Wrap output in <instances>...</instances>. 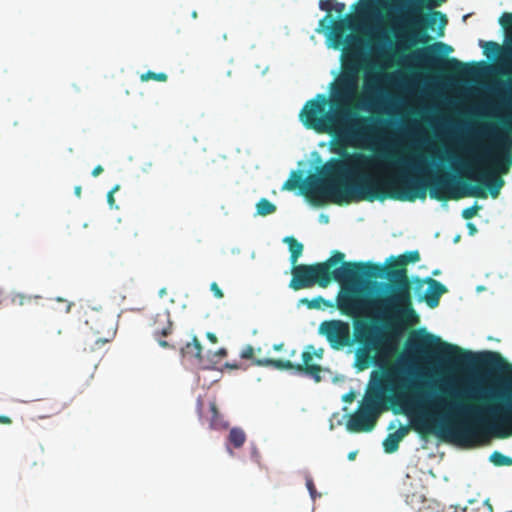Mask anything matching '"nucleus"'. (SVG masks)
<instances>
[{"label":"nucleus","instance_id":"28","mask_svg":"<svg viewBox=\"0 0 512 512\" xmlns=\"http://www.w3.org/2000/svg\"><path fill=\"white\" fill-rule=\"evenodd\" d=\"M489 459L497 467L512 466V458L499 451H494Z\"/></svg>","mask_w":512,"mask_h":512},{"label":"nucleus","instance_id":"35","mask_svg":"<svg viewBox=\"0 0 512 512\" xmlns=\"http://www.w3.org/2000/svg\"><path fill=\"white\" fill-rule=\"evenodd\" d=\"M240 356L242 359H253V363L255 364V361L257 359H254V348L251 345H247L244 347V349L241 351Z\"/></svg>","mask_w":512,"mask_h":512},{"label":"nucleus","instance_id":"12","mask_svg":"<svg viewBox=\"0 0 512 512\" xmlns=\"http://www.w3.org/2000/svg\"><path fill=\"white\" fill-rule=\"evenodd\" d=\"M340 267L330 269L331 281H336L348 286L356 285L363 277L377 278L382 277L384 274V266L374 263L363 262H340Z\"/></svg>","mask_w":512,"mask_h":512},{"label":"nucleus","instance_id":"43","mask_svg":"<svg viewBox=\"0 0 512 512\" xmlns=\"http://www.w3.org/2000/svg\"><path fill=\"white\" fill-rule=\"evenodd\" d=\"M323 349H318V350H315V348L313 347V357L315 356L316 358L318 359H322L323 358Z\"/></svg>","mask_w":512,"mask_h":512},{"label":"nucleus","instance_id":"23","mask_svg":"<svg viewBox=\"0 0 512 512\" xmlns=\"http://www.w3.org/2000/svg\"><path fill=\"white\" fill-rule=\"evenodd\" d=\"M211 418L209 420V426L211 429H225L227 427V423L223 420L220 415L216 403L210 402L209 405Z\"/></svg>","mask_w":512,"mask_h":512},{"label":"nucleus","instance_id":"4","mask_svg":"<svg viewBox=\"0 0 512 512\" xmlns=\"http://www.w3.org/2000/svg\"><path fill=\"white\" fill-rule=\"evenodd\" d=\"M467 161L464 167L472 178L497 198L505 184L503 175L512 167V124L504 123L500 129L493 124L480 123L470 133L465 147Z\"/></svg>","mask_w":512,"mask_h":512},{"label":"nucleus","instance_id":"32","mask_svg":"<svg viewBox=\"0 0 512 512\" xmlns=\"http://www.w3.org/2000/svg\"><path fill=\"white\" fill-rule=\"evenodd\" d=\"M319 7L321 10L326 11L330 13V11L333 9L332 3L330 0H320L319 1ZM330 18V14H327L321 21L320 25L324 27V23Z\"/></svg>","mask_w":512,"mask_h":512},{"label":"nucleus","instance_id":"52","mask_svg":"<svg viewBox=\"0 0 512 512\" xmlns=\"http://www.w3.org/2000/svg\"><path fill=\"white\" fill-rule=\"evenodd\" d=\"M192 17H193V18H196V17H197V13H196V11H194V12L192 13Z\"/></svg>","mask_w":512,"mask_h":512},{"label":"nucleus","instance_id":"1","mask_svg":"<svg viewBox=\"0 0 512 512\" xmlns=\"http://www.w3.org/2000/svg\"><path fill=\"white\" fill-rule=\"evenodd\" d=\"M336 151L342 157L330 158L321 167V178H313L306 185V194L314 205L326 201L341 205L386 199L414 202L425 199L427 191L438 201L487 197L480 186L455 188L454 178L448 172L437 173L426 180L422 176L426 171L422 156L400 157L387 152L373 156Z\"/></svg>","mask_w":512,"mask_h":512},{"label":"nucleus","instance_id":"2","mask_svg":"<svg viewBox=\"0 0 512 512\" xmlns=\"http://www.w3.org/2000/svg\"><path fill=\"white\" fill-rule=\"evenodd\" d=\"M384 382L391 386L395 398L406 414L410 415L411 428L422 438L435 432L438 416H456L448 431L459 443L474 445L489 437L512 436V378L504 392L502 402L490 409L492 420L478 415V409L470 402L475 400V389H455L442 386L440 394L427 403L421 398L423 385L412 377L400 374L398 367L388 369Z\"/></svg>","mask_w":512,"mask_h":512},{"label":"nucleus","instance_id":"51","mask_svg":"<svg viewBox=\"0 0 512 512\" xmlns=\"http://www.w3.org/2000/svg\"><path fill=\"white\" fill-rule=\"evenodd\" d=\"M355 456H356V452H350L349 455H348V459L349 460H354Z\"/></svg>","mask_w":512,"mask_h":512},{"label":"nucleus","instance_id":"16","mask_svg":"<svg viewBox=\"0 0 512 512\" xmlns=\"http://www.w3.org/2000/svg\"><path fill=\"white\" fill-rule=\"evenodd\" d=\"M151 328L153 337L162 348L175 349L174 345L163 339L168 337L173 331V323L167 310L159 312L154 316Z\"/></svg>","mask_w":512,"mask_h":512},{"label":"nucleus","instance_id":"49","mask_svg":"<svg viewBox=\"0 0 512 512\" xmlns=\"http://www.w3.org/2000/svg\"><path fill=\"white\" fill-rule=\"evenodd\" d=\"M282 347H283V344L280 343V344H275L273 348H274L275 351H279V350L282 349Z\"/></svg>","mask_w":512,"mask_h":512},{"label":"nucleus","instance_id":"44","mask_svg":"<svg viewBox=\"0 0 512 512\" xmlns=\"http://www.w3.org/2000/svg\"><path fill=\"white\" fill-rule=\"evenodd\" d=\"M467 228L469 229V234L473 235L477 232V228L473 223H468Z\"/></svg>","mask_w":512,"mask_h":512},{"label":"nucleus","instance_id":"11","mask_svg":"<svg viewBox=\"0 0 512 512\" xmlns=\"http://www.w3.org/2000/svg\"><path fill=\"white\" fill-rule=\"evenodd\" d=\"M383 408V394L380 390L369 392L358 410L350 415L346 427L350 432H370L374 429Z\"/></svg>","mask_w":512,"mask_h":512},{"label":"nucleus","instance_id":"38","mask_svg":"<svg viewBox=\"0 0 512 512\" xmlns=\"http://www.w3.org/2000/svg\"><path fill=\"white\" fill-rule=\"evenodd\" d=\"M196 411H197V414L199 416V419L202 420V418H203V400H202L201 397L197 398V401H196Z\"/></svg>","mask_w":512,"mask_h":512},{"label":"nucleus","instance_id":"8","mask_svg":"<svg viewBox=\"0 0 512 512\" xmlns=\"http://www.w3.org/2000/svg\"><path fill=\"white\" fill-rule=\"evenodd\" d=\"M407 346L409 351L415 354H427L429 351L435 350L443 359L457 367L496 370L503 364V358L497 352L473 353L459 346L443 342L439 337L429 333L410 337Z\"/></svg>","mask_w":512,"mask_h":512},{"label":"nucleus","instance_id":"40","mask_svg":"<svg viewBox=\"0 0 512 512\" xmlns=\"http://www.w3.org/2000/svg\"><path fill=\"white\" fill-rule=\"evenodd\" d=\"M333 8L338 14H342L345 10V4L337 2Z\"/></svg>","mask_w":512,"mask_h":512},{"label":"nucleus","instance_id":"19","mask_svg":"<svg viewBox=\"0 0 512 512\" xmlns=\"http://www.w3.org/2000/svg\"><path fill=\"white\" fill-rule=\"evenodd\" d=\"M408 432H409L408 426H401L394 433L388 434L387 437L383 441L384 451L389 454L396 452L399 448L400 442L407 435Z\"/></svg>","mask_w":512,"mask_h":512},{"label":"nucleus","instance_id":"47","mask_svg":"<svg viewBox=\"0 0 512 512\" xmlns=\"http://www.w3.org/2000/svg\"><path fill=\"white\" fill-rule=\"evenodd\" d=\"M226 354H227V351H226V349H224V348L219 349V350L217 351V353H216V355L221 356V357L226 356Z\"/></svg>","mask_w":512,"mask_h":512},{"label":"nucleus","instance_id":"18","mask_svg":"<svg viewBox=\"0 0 512 512\" xmlns=\"http://www.w3.org/2000/svg\"><path fill=\"white\" fill-rule=\"evenodd\" d=\"M313 178H321V170L319 171V176L311 175L308 177L306 181H303L302 179V173L300 171H293L290 175V177L285 181V183L282 186L283 190L293 191L296 188H300L301 192L306 196V198L314 204L308 195L306 194V185L309 183Z\"/></svg>","mask_w":512,"mask_h":512},{"label":"nucleus","instance_id":"31","mask_svg":"<svg viewBox=\"0 0 512 512\" xmlns=\"http://www.w3.org/2000/svg\"><path fill=\"white\" fill-rule=\"evenodd\" d=\"M480 209L481 206L475 203L474 205L467 207L462 211V217L466 220H470L477 215Z\"/></svg>","mask_w":512,"mask_h":512},{"label":"nucleus","instance_id":"34","mask_svg":"<svg viewBox=\"0 0 512 512\" xmlns=\"http://www.w3.org/2000/svg\"><path fill=\"white\" fill-rule=\"evenodd\" d=\"M305 482H306V487H307V489L309 491V494H310L311 498L313 500H315L316 497L320 496V495L317 493L316 487L314 485V481H313L312 477L309 474H307L305 476Z\"/></svg>","mask_w":512,"mask_h":512},{"label":"nucleus","instance_id":"26","mask_svg":"<svg viewBox=\"0 0 512 512\" xmlns=\"http://www.w3.org/2000/svg\"><path fill=\"white\" fill-rule=\"evenodd\" d=\"M479 45L484 49V54L488 58L499 55L500 52L502 51L501 46L497 42H494V41L485 42V41L480 40Z\"/></svg>","mask_w":512,"mask_h":512},{"label":"nucleus","instance_id":"48","mask_svg":"<svg viewBox=\"0 0 512 512\" xmlns=\"http://www.w3.org/2000/svg\"><path fill=\"white\" fill-rule=\"evenodd\" d=\"M120 189V185H115L109 192L115 194Z\"/></svg>","mask_w":512,"mask_h":512},{"label":"nucleus","instance_id":"42","mask_svg":"<svg viewBox=\"0 0 512 512\" xmlns=\"http://www.w3.org/2000/svg\"><path fill=\"white\" fill-rule=\"evenodd\" d=\"M11 423H12V420L8 416L0 415V424L9 425Z\"/></svg>","mask_w":512,"mask_h":512},{"label":"nucleus","instance_id":"7","mask_svg":"<svg viewBox=\"0 0 512 512\" xmlns=\"http://www.w3.org/2000/svg\"><path fill=\"white\" fill-rule=\"evenodd\" d=\"M445 0H378L383 8H391L399 11L397 17L399 30L404 32L399 37L403 38L410 45L427 44L431 37L427 33V29L434 30L436 22L439 20L437 35L444 36V29L447 25L446 15L440 11L423 16L424 7L431 8L438 6Z\"/></svg>","mask_w":512,"mask_h":512},{"label":"nucleus","instance_id":"24","mask_svg":"<svg viewBox=\"0 0 512 512\" xmlns=\"http://www.w3.org/2000/svg\"><path fill=\"white\" fill-rule=\"evenodd\" d=\"M228 441L235 448H240L246 441V434L241 428L234 427L229 432Z\"/></svg>","mask_w":512,"mask_h":512},{"label":"nucleus","instance_id":"5","mask_svg":"<svg viewBox=\"0 0 512 512\" xmlns=\"http://www.w3.org/2000/svg\"><path fill=\"white\" fill-rule=\"evenodd\" d=\"M318 332L324 336L333 350H342L358 343L355 351V367L359 371L371 365L384 368L395 352V345L388 333H376L370 326L357 327L354 336L348 322L339 319L325 320Z\"/></svg>","mask_w":512,"mask_h":512},{"label":"nucleus","instance_id":"22","mask_svg":"<svg viewBox=\"0 0 512 512\" xmlns=\"http://www.w3.org/2000/svg\"><path fill=\"white\" fill-rule=\"evenodd\" d=\"M284 242L288 244L290 251V263L295 265L298 258L302 255L303 244L297 241L294 237L288 236L284 239Z\"/></svg>","mask_w":512,"mask_h":512},{"label":"nucleus","instance_id":"27","mask_svg":"<svg viewBox=\"0 0 512 512\" xmlns=\"http://www.w3.org/2000/svg\"><path fill=\"white\" fill-rule=\"evenodd\" d=\"M257 214L267 216L276 211V206L266 198H262L256 204Z\"/></svg>","mask_w":512,"mask_h":512},{"label":"nucleus","instance_id":"33","mask_svg":"<svg viewBox=\"0 0 512 512\" xmlns=\"http://www.w3.org/2000/svg\"><path fill=\"white\" fill-rule=\"evenodd\" d=\"M300 302L303 303V304H306L309 309H319L320 308V303L321 302L324 303L325 300L321 296H318V297H316V298H314L312 300H309L307 298H303V299L300 300Z\"/></svg>","mask_w":512,"mask_h":512},{"label":"nucleus","instance_id":"13","mask_svg":"<svg viewBox=\"0 0 512 512\" xmlns=\"http://www.w3.org/2000/svg\"><path fill=\"white\" fill-rule=\"evenodd\" d=\"M301 357L302 363H292L290 360L264 358L262 360H256L255 365L262 367L270 366L278 370H293L298 374H304L311 377L316 382H320L322 367L312 363L313 345H308Z\"/></svg>","mask_w":512,"mask_h":512},{"label":"nucleus","instance_id":"46","mask_svg":"<svg viewBox=\"0 0 512 512\" xmlns=\"http://www.w3.org/2000/svg\"><path fill=\"white\" fill-rule=\"evenodd\" d=\"M74 193H75V195H76L77 197H81V193H82V188H81V186H76V187L74 188Z\"/></svg>","mask_w":512,"mask_h":512},{"label":"nucleus","instance_id":"54","mask_svg":"<svg viewBox=\"0 0 512 512\" xmlns=\"http://www.w3.org/2000/svg\"><path fill=\"white\" fill-rule=\"evenodd\" d=\"M350 397H353V394H350V396L344 397V400L350 399Z\"/></svg>","mask_w":512,"mask_h":512},{"label":"nucleus","instance_id":"50","mask_svg":"<svg viewBox=\"0 0 512 512\" xmlns=\"http://www.w3.org/2000/svg\"><path fill=\"white\" fill-rule=\"evenodd\" d=\"M485 504H486L487 508L489 509V511L493 512V506L489 503V500H486Z\"/></svg>","mask_w":512,"mask_h":512},{"label":"nucleus","instance_id":"10","mask_svg":"<svg viewBox=\"0 0 512 512\" xmlns=\"http://www.w3.org/2000/svg\"><path fill=\"white\" fill-rule=\"evenodd\" d=\"M452 51V47L443 42H436L424 50L415 52L412 57L424 61L431 65H441L442 68L452 74L460 76H474L479 72L478 64L467 65L456 58H438L437 54H448Z\"/></svg>","mask_w":512,"mask_h":512},{"label":"nucleus","instance_id":"45","mask_svg":"<svg viewBox=\"0 0 512 512\" xmlns=\"http://www.w3.org/2000/svg\"><path fill=\"white\" fill-rule=\"evenodd\" d=\"M207 338L212 342V343H217L218 339L216 337V335L214 333H211V332H208L207 333Z\"/></svg>","mask_w":512,"mask_h":512},{"label":"nucleus","instance_id":"6","mask_svg":"<svg viewBox=\"0 0 512 512\" xmlns=\"http://www.w3.org/2000/svg\"><path fill=\"white\" fill-rule=\"evenodd\" d=\"M420 261L417 250L407 251L384 267L386 278L389 280L388 294L379 298L375 305L384 320L391 324L412 323L418 319L413 307L411 282L407 275L406 266Z\"/></svg>","mask_w":512,"mask_h":512},{"label":"nucleus","instance_id":"3","mask_svg":"<svg viewBox=\"0 0 512 512\" xmlns=\"http://www.w3.org/2000/svg\"><path fill=\"white\" fill-rule=\"evenodd\" d=\"M361 61L353 53L342 64V70L330 84L329 96L320 93L308 100L299 113V119L307 129L333 136L339 145L362 147L378 143L376 120L359 115L360 109L370 110L376 104L373 93L379 91L378 77L366 80V94L354 103L359 88Z\"/></svg>","mask_w":512,"mask_h":512},{"label":"nucleus","instance_id":"36","mask_svg":"<svg viewBox=\"0 0 512 512\" xmlns=\"http://www.w3.org/2000/svg\"><path fill=\"white\" fill-rule=\"evenodd\" d=\"M445 512H480V511H479V509H475V508L450 506Z\"/></svg>","mask_w":512,"mask_h":512},{"label":"nucleus","instance_id":"41","mask_svg":"<svg viewBox=\"0 0 512 512\" xmlns=\"http://www.w3.org/2000/svg\"><path fill=\"white\" fill-rule=\"evenodd\" d=\"M104 171L103 167L101 165H97L93 170H92V176L93 177H98L102 172Z\"/></svg>","mask_w":512,"mask_h":512},{"label":"nucleus","instance_id":"20","mask_svg":"<svg viewBox=\"0 0 512 512\" xmlns=\"http://www.w3.org/2000/svg\"><path fill=\"white\" fill-rule=\"evenodd\" d=\"M327 28H331V34L338 43H341L344 39L345 31L351 28L350 16H347L340 20L330 21V25Z\"/></svg>","mask_w":512,"mask_h":512},{"label":"nucleus","instance_id":"55","mask_svg":"<svg viewBox=\"0 0 512 512\" xmlns=\"http://www.w3.org/2000/svg\"><path fill=\"white\" fill-rule=\"evenodd\" d=\"M350 397H353V394H350V396L344 397V400L350 399Z\"/></svg>","mask_w":512,"mask_h":512},{"label":"nucleus","instance_id":"14","mask_svg":"<svg viewBox=\"0 0 512 512\" xmlns=\"http://www.w3.org/2000/svg\"><path fill=\"white\" fill-rule=\"evenodd\" d=\"M368 300L353 286H342L336 304L342 315L358 317L364 313L368 306Z\"/></svg>","mask_w":512,"mask_h":512},{"label":"nucleus","instance_id":"30","mask_svg":"<svg viewBox=\"0 0 512 512\" xmlns=\"http://www.w3.org/2000/svg\"><path fill=\"white\" fill-rule=\"evenodd\" d=\"M32 296H28L22 293H17L12 296V303L14 305L23 306L31 302Z\"/></svg>","mask_w":512,"mask_h":512},{"label":"nucleus","instance_id":"25","mask_svg":"<svg viewBox=\"0 0 512 512\" xmlns=\"http://www.w3.org/2000/svg\"><path fill=\"white\" fill-rule=\"evenodd\" d=\"M64 409V404L57 401L48 400L44 403V413L39 418L44 419L60 413Z\"/></svg>","mask_w":512,"mask_h":512},{"label":"nucleus","instance_id":"15","mask_svg":"<svg viewBox=\"0 0 512 512\" xmlns=\"http://www.w3.org/2000/svg\"><path fill=\"white\" fill-rule=\"evenodd\" d=\"M86 324L97 335L96 343H107L111 341L116 334L113 320L107 315L93 312L86 319Z\"/></svg>","mask_w":512,"mask_h":512},{"label":"nucleus","instance_id":"17","mask_svg":"<svg viewBox=\"0 0 512 512\" xmlns=\"http://www.w3.org/2000/svg\"><path fill=\"white\" fill-rule=\"evenodd\" d=\"M426 283L428 284L427 291L425 293V302L430 308H435L439 305L440 298L447 292L445 285L433 278H427Z\"/></svg>","mask_w":512,"mask_h":512},{"label":"nucleus","instance_id":"9","mask_svg":"<svg viewBox=\"0 0 512 512\" xmlns=\"http://www.w3.org/2000/svg\"><path fill=\"white\" fill-rule=\"evenodd\" d=\"M344 258V253L336 250L324 262L293 265L289 287L295 291L311 288L314 285L326 288L331 283L330 269L339 265Z\"/></svg>","mask_w":512,"mask_h":512},{"label":"nucleus","instance_id":"37","mask_svg":"<svg viewBox=\"0 0 512 512\" xmlns=\"http://www.w3.org/2000/svg\"><path fill=\"white\" fill-rule=\"evenodd\" d=\"M210 290L212 291L213 295L217 299H221V298L224 297V294H223L222 290L220 289V287L218 286V284L216 282H212L211 283Z\"/></svg>","mask_w":512,"mask_h":512},{"label":"nucleus","instance_id":"56","mask_svg":"<svg viewBox=\"0 0 512 512\" xmlns=\"http://www.w3.org/2000/svg\"><path fill=\"white\" fill-rule=\"evenodd\" d=\"M230 454H233L232 450L228 447L227 448Z\"/></svg>","mask_w":512,"mask_h":512},{"label":"nucleus","instance_id":"53","mask_svg":"<svg viewBox=\"0 0 512 512\" xmlns=\"http://www.w3.org/2000/svg\"><path fill=\"white\" fill-rule=\"evenodd\" d=\"M350 397H353V394H350V396L344 397V400L350 399Z\"/></svg>","mask_w":512,"mask_h":512},{"label":"nucleus","instance_id":"29","mask_svg":"<svg viewBox=\"0 0 512 512\" xmlns=\"http://www.w3.org/2000/svg\"><path fill=\"white\" fill-rule=\"evenodd\" d=\"M168 79V76L164 72H153V71H147L140 75V80L142 82H147L150 80L158 81V82H166Z\"/></svg>","mask_w":512,"mask_h":512},{"label":"nucleus","instance_id":"21","mask_svg":"<svg viewBox=\"0 0 512 512\" xmlns=\"http://www.w3.org/2000/svg\"><path fill=\"white\" fill-rule=\"evenodd\" d=\"M181 354L183 358L196 360L198 363L202 361V346L196 336L193 337L192 342L181 348Z\"/></svg>","mask_w":512,"mask_h":512},{"label":"nucleus","instance_id":"39","mask_svg":"<svg viewBox=\"0 0 512 512\" xmlns=\"http://www.w3.org/2000/svg\"><path fill=\"white\" fill-rule=\"evenodd\" d=\"M107 202L110 206V208H118V206L115 204V198H114V194L108 192L107 194Z\"/></svg>","mask_w":512,"mask_h":512}]
</instances>
